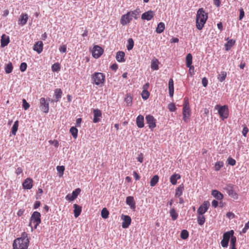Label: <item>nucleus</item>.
<instances>
[{
	"label": "nucleus",
	"instance_id": "45",
	"mask_svg": "<svg viewBox=\"0 0 249 249\" xmlns=\"http://www.w3.org/2000/svg\"><path fill=\"white\" fill-rule=\"evenodd\" d=\"M141 95L143 99L147 100L150 96V93L147 90H142Z\"/></svg>",
	"mask_w": 249,
	"mask_h": 249
},
{
	"label": "nucleus",
	"instance_id": "15",
	"mask_svg": "<svg viewBox=\"0 0 249 249\" xmlns=\"http://www.w3.org/2000/svg\"><path fill=\"white\" fill-rule=\"evenodd\" d=\"M155 12L153 11L149 10L143 13L141 17L142 20L147 21L150 20L154 16Z\"/></svg>",
	"mask_w": 249,
	"mask_h": 249
},
{
	"label": "nucleus",
	"instance_id": "51",
	"mask_svg": "<svg viewBox=\"0 0 249 249\" xmlns=\"http://www.w3.org/2000/svg\"><path fill=\"white\" fill-rule=\"evenodd\" d=\"M231 242L230 244L231 246H233L236 245V237L234 236L233 235L231 236Z\"/></svg>",
	"mask_w": 249,
	"mask_h": 249
},
{
	"label": "nucleus",
	"instance_id": "3",
	"mask_svg": "<svg viewBox=\"0 0 249 249\" xmlns=\"http://www.w3.org/2000/svg\"><path fill=\"white\" fill-rule=\"evenodd\" d=\"M191 114V110L190 107L188 98H185L184 99L182 108L183 120L185 123H187L190 121Z\"/></svg>",
	"mask_w": 249,
	"mask_h": 249
},
{
	"label": "nucleus",
	"instance_id": "9",
	"mask_svg": "<svg viewBox=\"0 0 249 249\" xmlns=\"http://www.w3.org/2000/svg\"><path fill=\"white\" fill-rule=\"evenodd\" d=\"M132 18L129 12L123 15L120 19V23L123 26H125L128 24L132 20Z\"/></svg>",
	"mask_w": 249,
	"mask_h": 249
},
{
	"label": "nucleus",
	"instance_id": "11",
	"mask_svg": "<svg viewBox=\"0 0 249 249\" xmlns=\"http://www.w3.org/2000/svg\"><path fill=\"white\" fill-rule=\"evenodd\" d=\"M121 220L123 221L122 227L124 229L127 228L131 223V218L129 215L122 214L121 216Z\"/></svg>",
	"mask_w": 249,
	"mask_h": 249
},
{
	"label": "nucleus",
	"instance_id": "10",
	"mask_svg": "<svg viewBox=\"0 0 249 249\" xmlns=\"http://www.w3.org/2000/svg\"><path fill=\"white\" fill-rule=\"evenodd\" d=\"M210 204L208 201H205L198 208L197 211L198 214H203L208 210Z\"/></svg>",
	"mask_w": 249,
	"mask_h": 249
},
{
	"label": "nucleus",
	"instance_id": "54",
	"mask_svg": "<svg viewBox=\"0 0 249 249\" xmlns=\"http://www.w3.org/2000/svg\"><path fill=\"white\" fill-rule=\"evenodd\" d=\"M49 142L51 144H53L54 146L56 148H57L59 146V142L57 140H50L49 141Z\"/></svg>",
	"mask_w": 249,
	"mask_h": 249
},
{
	"label": "nucleus",
	"instance_id": "5",
	"mask_svg": "<svg viewBox=\"0 0 249 249\" xmlns=\"http://www.w3.org/2000/svg\"><path fill=\"white\" fill-rule=\"evenodd\" d=\"M41 214L38 212H34L32 214L31 219L30 222L29 223V226L33 228V224H34V228L36 229L37 226L41 223Z\"/></svg>",
	"mask_w": 249,
	"mask_h": 249
},
{
	"label": "nucleus",
	"instance_id": "17",
	"mask_svg": "<svg viewBox=\"0 0 249 249\" xmlns=\"http://www.w3.org/2000/svg\"><path fill=\"white\" fill-rule=\"evenodd\" d=\"M43 42L41 41H38L34 45L33 50L36 51L38 53H40L43 51Z\"/></svg>",
	"mask_w": 249,
	"mask_h": 249
},
{
	"label": "nucleus",
	"instance_id": "37",
	"mask_svg": "<svg viewBox=\"0 0 249 249\" xmlns=\"http://www.w3.org/2000/svg\"><path fill=\"white\" fill-rule=\"evenodd\" d=\"M170 215L172 217V220H176L178 217V214L176 212L174 208H172L170 210Z\"/></svg>",
	"mask_w": 249,
	"mask_h": 249
},
{
	"label": "nucleus",
	"instance_id": "23",
	"mask_svg": "<svg viewBox=\"0 0 249 249\" xmlns=\"http://www.w3.org/2000/svg\"><path fill=\"white\" fill-rule=\"evenodd\" d=\"M212 195L217 200H221L223 198V194L216 190L212 191Z\"/></svg>",
	"mask_w": 249,
	"mask_h": 249
},
{
	"label": "nucleus",
	"instance_id": "2",
	"mask_svg": "<svg viewBox=\"0 0 249 249\" xmlns=\"http://www.w3.org/2000/svg\"><path fill=\"white\" fill-rule=\"evenodd\" d=\"M208 19V14L203 8H199L196 16V26L198 30H201L203 28Z\"/></svg>",
	"mask_w": 249,
	"mask_h": 249
},
{
	"label": "nucleus",
	"instance_id": "47",
	"mask_svg": "<svg viewBox=\"0 0 249 249\" xmlns=\"http://www.w3.org/2000/svg\"><path fill=\"white\" fill-rule=\"evenodd\" d=\"M60 67L58 63H56L53 64L52 66V70L53 71H58L60 70Z\"/></svg>",
	"mask_w": 249,
	"mask_h": 249
},
{
	"label": "nucleus",
	"instance_id": "60",
	"mask_svg": "<svg viewBox=\"0 0 249 249\" xmlns=\"http://www.w3.org/2000/svg\"><path fill=\"white\" fill-rule=\"evenodd\" d=\"M226 216L227 217H228L229 219H232L235 216L234 214L231 212H228L226 214Z\"/></svg>",
	"mask_w": 249,
	"mask_h": 249
},
{
	"label": "nucleus",
	"instance_id": "6",
	"mask_svg": "<svg viewBox=\"0 0 249 249\" xmlns=\"http://www.w3.org/2000/svg\"><path fill=\"white\" fill-rule=\"evenodd\" d=\"M215 109L218 110V114L222 120L227 119L229 116V109L227 106H221L217 105L215 106Z\"/></svg>",
	"mask_w": 249,
	"mask_h": 249
},
{
	"label": "nucleus",
	"instance_id": "42",
	"mask_svg": "<svg viewBox=\"0 0 249 249\" xmlns=\"http://www.w3.org/2000/svg\"><path fill=\"white\" fill-rule=\"evenodd\" d=\"M101 214L103 218L106 219L108 217L109 212L106 208H103L101 211Z\"/></svg>",
	"mask_w": 249,
	"mask_h": 249
},
{
	"label": "nucleus",
	"instance_id": "59",
	"mask_svg": "<svg viewBox=\"0 0 249 249\" xmlns=\"http://www.w3.org/2000/svg\"><path fill=\"white\" fill-rule=\"evenodd\" d=\"M59 51L62 53H65L67 51V46L66 45H61L59 49Z\"/></svg>",
	"mask_w": 249,
	"mask_h": 249
},
{
	"label": "nucleus",
	"instance_id": "28",
	"mask_svg": "<svg viewBox=\"0 0 249 249\" xmlns=\"http://www.w3.org/2000/svg\"><path fill=\"white\" fill-rule=\"evenodd\" d=\"M74 208V216L76 218L78 217L81 213L82 211V207L76 204H74L73 205Z\"/></svg>",
	"mask_w": 249,
	"mask_h": 249
},
{
	"label": "nucleus",
	"instance_id": "61",
	"mask_svg": "<svg viewBox=\"0 0 249 249\" xmlns=\"http://www.w3.org/2000/svg\"><path fill=\"white\" fill-rule=\"evenodd\" d=\"M249 221H248V222L245 224L244 228L242 229V232L246 233V231H247V230L249 229Z\"/></svg>",
	"mask_w": 249,
	"mask_h": 249
},
{
	"label": "nucleus",
	"instance_id": "57",
	"mask_svg": "<svg viewBox=\"0 0 249 249\" xmlns=\"http://www.w3.org/2000/svg\"><path fill=\"white\" fill-rule=\"evenodd\" d=\"M248 132H249L248 128L246 125H244V127H243V130H242V134H243V135L244 137H246L247 136V134L248 133Z\"/></svg>",
	"mask_w": 249,
	"mask_h": 249
},
{
	"label": "nucleus",
	"instance_id": "36",
	"mask_svg": "<svg viewBox=\"0 0 249 249\" xmlns=\"http://www.w3.org/2000/svg\"><path fill=\"white\" fill-rule=\"evenodd\" d=\"M159 179V178L158 175H155L153 176V177L151 179L150 182V186L152 187L155 186L158 182Z\"/></svg>",
	"mask_w": 249,
	"mask_h": 249
},
{
	"label": "nucleus",
	"instance_id": "20",
	"mask_svg": "<svg viewBox=\"0 0 249 249\" xmlns=\"http://www.w3.org/2000/svg\"><path fill=\"white\" fill-rule=\"evenodd\" d=\"M33 179L31 178H27L23 182L22 186L24 189H30L33 187Z\"/></svg>",
	"mask_w": 249,
	"mask_h": 249
},
{
	"label": "nucleus",
	"instance_id": "40",
	"mask_svg": "<svg viewBox=\"0 0 249 249\" xmlns=\"http://www.w3.org/2000/svg\"><path fill=\"white\" fill-rule=\"evenodd\" d=\"M13 67L12 63L9 62L6 65L5 68V71L6 73L8 74L11 73L13 71Z\"/></svg>",
	"mask_w": 249,
	"mask_h": 249
},
{
	"label": "nucleus",
	"instance_id": "12",
	"mask_svg": "<svg viewBox=\"0 0 249 249\" xmlns=\"http://www.w3.org/2000/svg\"><path fill=\"white\" fill-rule=\"evenodd\" d=\"M40 107L42 111L47 113L49 110V104L46 102V99L44 97L40 99Z\"/></svg>",
	"mask_w": 249,
	"mask_h": 249
},
{
	"label": "nucleus",
	"instance_id": "35",
	"mask_svg": "<svg viewBox=\"0 0 249 249\" xmlns=\"http://www.w3.org/2000/svg\"><path fill=\"white\" fill-rule=\"evenodd\" d=\"M235 43V41L233 39H230L228 41L227 43L225 44V46L226 51H229L231 49V47L233 46Z\"/></svg>",
	"mask_w": 249,
	"mask_h": 249
},
{
	"label": "nucleus",
	"instance_id": "63",
	"mask_svg": "<svg viewBox=\"0 0 249 249\" xmlns=\"http://www.w3.org/2000/svg\"><path fill=\"white\" fill-rule=\"evenodd\" d=\"M143 156L142 153H140L137 158V160L141 163L143 162Z\"/></svg>",
	"mask_w": 249,
	"mask_h": 249
},
{
	"label": "nucleus",
	"instance_id": "18",
	"mask_svg": "<svg viewBox=\"0 0 249 249\" xmlns=\"http://www.w3.org/2000/svg\"><path fill=\"white\" fill-rule=\"evenodd\" d=\"M192 55L191 53H188L186 57V65L187 67L189 68V71L192 69L194 70V67L192 66Z\"/></svg>",
	"mask_w": 249,
	"mask_h": 249
},
{
	"label": "nucleus",
	"instance_id": "31",
	"mask_svg": "<svg viewBox=\"0 0 249 249\" xmlns=\"http://www.w3.org/2000/svg\"><path fill=\"white\" fill-rule=\"evenodd\" d=\"M184 190V185L183 184L180 185L176 189L175 196L179 197L182 194L183 191Z\"/></svg>",
	"mask_w": 249,
	"mask_h": 249
},
{
	"label": "nucleus",
	"instance_id": "46",
	"mask_svg": "<svg viewBox=\"0 0 249 249\" xmlns=\"http://www.w3.org/2000/svg\"><path fill=\"white\" fill-rule=\"evenodd\" d=\"M159 62L157 59L155 61H153L151 65V68L154 70H157L159 69Z\"/></svg>",
	"mask_w": 249,
	"mask_h": 249
},
{
	"label": "nucleus",
	"instance_id": "62",
	"mask_svg": "<svg viewBox=\"0 0 249 249\" xmlns=\"http://www.w3.org/2000/svg\"><path fill=\"white\" fill-rule=\"evenodd\" d=\"M202 84L204 87H207L208 85V80L206 78L204 77L202 79Z\"/></svg>",
	"mask_w": 249,
	"mask_h": 249
},
{
	"label": "nucleus",
	"instance_id": "49",
	"mask_svg": "<svg viewBox=\"0 0 249 249\" xmlns=\"http://www.w3.org/2000/svg\"><path fill=\"white\" fill-rule=\"evenodd\" d=\"M128 45L127 46L128 50H131L132 49L134 46V42L132 38H129L128 40Z\"/></svg>",
	"mask_w": 249,
	"mask_h": 249
},
{
	"label": "nucleus",
	"instance_id": "41",
	"mask_svg": "<svg viewBox=\"0 0 249 249\" xmlns=\"http://www.w3.org/2000/svg\"><path fill=\"white\" fill-rule=\"evenodd\" d=\"M227 72L226 71H221L220 74L218 75L217 78L220 82H222L225 80Z\"/></svg>",
	"mask_w": 249,
	"mask_h": 249
},
{
	"label": "nucleus",
	"instance_id": "48",
	"mask_svg": "<svg viewBox=\"0 0 249 249\" xmlns=\"http://www.w3.org/2000/svg\"><path fill=\"white\" fill-rule=\"evenodd\" d=\"M56 169L59 173V177H61L63 175L65 167L64 166H57Z\"/></svg>",
	"mask_w": 249,
	"mask_h": 249
},
{
	"label": "nucleus",
	"instance_id": "22",
	"mask_svg": "<svg viewBox=\"0 0 249 249\" xmlns=\"http://www.w3.org/2000/svg\"><path fill=\"white\" fill-rule=\"evenodd\" d=\"M136 124L139 128H142L144 125V117L139 115L136 118Z\"/></svg>",
	"mask_w": 249,
	"mask_h": 249
},
{
	"label": "nucleus",
	"instance_id": "29",
	"mask_svg": "<svg viewBox=\"0 0 249 249\" xmlns=\"http://www.w3.org/2000/svg\"><path fill=\"white\" fill-rule=\"evenodd\" d=\"M126 203L130 206L131 208H135V203L133 196H127L126 199Z\"/></svg>",
	"mask_w": 249,
	"mask_h": 249
},
{
	"label": "nucleus",
	"instance_id": "21",
	"mask_svg": "<svg viewBox=\"0 0 249 249\" xmlns=\"http://www.w3.org/2000/svg\"><path fill=\"white\" fill-rule=\"evenodd\" d=\"M10 42V38L8 36L5 34L2 35L0 40V46L1 47H4L7 46Z\"/></svg>",
	"mask_w": 249,
	"mask_h": 249
},
{
	"label": "nucleus",
	"instance_id": "25",
	"mask_svg": "<svg viewBox=\"0 0 249 249\" xmlns=\"http://www.w3.org/2000/svg\"><path fill=\"white\" fill-rule=\"evenodd\" d=\"M168 89H169V92L170 97H172L174 95V81L171 78L169 79L168 83Z\"/></svg>",
	"mask_w": 249,
	"mask_h": 249
},
{
	"label": "nucleus",
	"instance_id": "50",
	"mask_svg": "<svg viewBox=\"0 0 249 249\" xmlns=\"http://www.w3.org/2000/svg\"><path fill=\"white\" fill-rule=\"evenodd\" d=\"M168 108L170 111H175L177 109L176 106L174 103H170L168 106Z\"/></svg>",
	"mask_w": 249,
	"mask_h": 249
},
{
	"label": "nucleus",
	"instance_id": "30",
	"mask_svg": "<svg viewBox=\"0 0 249 249\" xmlns=\"http://www.w3.org/2000/svg\"><path fill=\"white\" fill-rule=\"evenodd\" d=\"M228 195L234 199H237L238 198V194L235 193L232 187H230L228 190Z\"/></svg>",
	"mask_w": 249,
	"mask_h": 249
},
{
	"label": "nucleus",
	"instance_id": "7",
	"mask_svg": "<svg viewBox=\"0 0 249 249\" xmlns=\"http://www.w3.org/2000/svg\"><path fill=\"white\" fill-rule=\"evenodd\" d=\"M234 231L231 230L225 232L223 235V239L221 241V244L222 247L226 248L228 246L229 242L231 238V236L234 234Z\"/></svg>",
	"mask_w": 249,
	"mask_h": 249
},
{
	"label": "nucleus",
	"instance_id": "38",
	"mask_svg": "<svg viewBox=\"0 0 249 249\" xmlns=\"http://www.w3.org/2000/svg\"><path fill=\"white\" fill-rule=\"evenodd\" d=\"M18 121H16V122H15V123L12 126V128L11 132L13 135H16L17 131L18 129Z\"/></svg>",
	"mask_w": 249,
	"mask_h": 249
},
{
	"label": "nucleus",
	"instance_id": "13",
	"mask_svg": "<svg viewBox=\"0 0 249 249\" xmlns=\"http://www.w3.org/2000/svg\"><path fill=\"white\" fill-rule=\"evenodd\" d=\"M103 53V49L99 46H95L93 47L92 54V56L96 58H99Z\"/></svg>",
	"mask_w": 249,
	"mask_h": 249
},
{
	"label": "nucleus",
	"instance_id": "56",
	"mask_svg": "<svg viewBox=\"0 0 249 249\" xmlns=\"http://www.w3.org/2000/svg\"><path fill=\"white\" fill-rule=\"evenodd\" d=\"M125 101L127 106H130L132 104V99L130 96H127L125 98Z\"/></svg>",
	"mask_w": 249,
	"mask_h": 249
},
{
	"label": "nucleus",
	"instance_id": "34",
	"mask_svg": "<svg viewBox=\"0 0 249 249\" xmlns=\"http://www.w3.org/2000/svg\"><path fill=\"white\" fill-rule=\"evenodd\" d=\"M197 221L198 224L199 225L202 226L205 222V217L203 215V214H198Z\"/></svg>",
	"mask_w": 249,
	"mask_h": 249
},
{
	"label": "nucleus",
	"instance_id": "64",
	"mask_svg": "<svg viewBox=\"0 0 249 249\" xmlns=\"http://www.w3.org/2000/svg\"><path fill=\"white\" fill-rule=\"evenodd\" d=\"M22 169L21 167H18L16 171V173L17 175H19L22 173Z\"/></svg>",
	"mask_w": 249,
	"mask_h": 249
},
{
	"label": "nucleus",
	"instance_id": "24",
	"mask_svg": "<svg viewBox=\"0 0 249 249\" xmlns=\"http://www.w3.org/2000/svg\"><path fill=\"white\" fill-rule=\"evenodd\" d=\"M181 176L178 174H174L172 175L170 178V181L172 185H176L177 184V180L180 179Z\"/></svg>",
	"mask_w": 249,
	"mask_h": 249
},
{
	"label": "nucleus",
	"instance_id": "32",
	"mask_svg": "<svg viewBox=\"0 0 249 249\" xmlns=\"http://www.w3.org/2000/svg\"><path fill=\"white\" fill-rule=\"evenodd\" d=\"M62 91L60 89H56L54 90V96L56 98L55 101L57 102L61 98Z\"/></svg>",
	"mask_w": 249,
	"mask_h": 249
},
{
	"label": "nucleus",
	"instance_id": "39",
	"mask_svg": "<svg viewBox=\"0 0 249 249\" xmlns=\"http://www.w3.org/2000/svg\"><path fill=\"white\" fill-rule=\"evenodd\" d=\"M70 132L73 136V138L76 139L77 137L78 129L72 126L70 130Z\"/></svg>",
	"mask_w": 249,
	"mask_h": 249
},
{
	"label": "nucleus",
	"instance_id": "33",
	"mask_svg": "<svg viewBox=\"0 0 249 249\" xmlns=\"http://www.w3.org/2000/svg\"><path fill=\"white\" fill-rule=\"evenodd\" d=\"M165 29V24L163 22H160L156 28V32L159 34L162 33Z\"/></svg>",
	"mask_w": 249,
	"mask_h": 249
},
{
	"label": "nucleus",
	"instance_id": "8",
	"mask_svg": "<svg viewBox=\"0 0 249 249\" xmlns=\"http://www.w3.org/2000/svg\"><path fill=\"white\" fill-rule=\"evenodd\" d=\"M146 124H148L149 128L151 130H153L156 126V120L151 115H147L145 117Z\"/></svg>",
	"mask_w": 249,
	"mask_h": 249
},
{
	"label": "nucleus",
	"instance_id": "1",
	"mask_svg": "<svg viewBox=\"0 0 249 249\" xmlns=\"http://www.w3.org/2000/svg\"><path fill=\"white\" fill-rule=\"evenodd\" d=\"M29 244L28 234L23 232L21 237L17 238L13 244V249H27Z\"/></svg>",
	"mask_w": 249,
	"mask_h": 249
},
{
	"label": "nucleus",
	"instance_id": "4",
	"mask_svg": "<svg viewBox=\"0 0 249 249\" xmlns=\"http://www.w3.org/2000/svg\"><path fill=\"white\" fill-rule=\"evenodd\" d=\"M94 84L102 87L105 82V75L102 72H95L91 76Z\"/></svg>",
	"mask_w": 249,
	"mask_h": 249
},
{
	"label": "nucleus",
	"instance_id": "14",
	"mask_svg": "<svg viewBox=\"0 0 249 249\" xmlns=\"http://www.w3.org/2000/svg\"><path fill=\"white\" fill-rule=\"evenodd\" d=\"M81 192V189L80 188L76 189L74 191L72 192L71 195L68 194L66 196V199L69 201H72L75 199L79 194Z\"/></svg>",
	"mask_w": 249,
	"mask_h": 249
},
{
	"label": "nucleus",
	"instance_id": "44",
	"mask_svg": "<svg viewBox=\"0 0 249 249\" xmlns=\"http://www.w3.org/2000/svg\"><path fill=\"white\" fill-rule=\"evenodd\" d=\"M224 165L223 161H219L216 162L214 165V169L216 171H219Z\"/></svg>",
	"mask_w": 249,
	"mask_h": 249
},
{
	"label": "nucleus",
	"instance_id": "16",
	"mask_svg": "<svg viewBox=\"0 0 249 249\" xmlns=\"http://www.w3.org/2000/svg\"><path fill=\"white\" fill-rule=\"evenodd\" d=\"M94 118L93 119V122L94 123H98L101 120V117H102V112L98 109H95L93 110Z\"/></svg>",
	"mask_w": 249,
	"mask_h": 249
},
{
	"label": "nucleus",
	"instance_id": "43",
	"mask_svg": "<svg viewBox=\"0 0 249 249\" xmlns=\"http://www.w3.org/2000/svg\"><path fill=\"white\" fill-rule=\"evenodd\" d=\"M189 236V232L186 230H183L181 231L180 237L182 239H186Z\"/></svg>",
	"mask_w": 249,
	"mask_h": 249
},
{
	"label": "nucleus",
	"instance_id": "27",
	"mask_svg": "<svg viewBox=\"0 0 249 249\" xmlns=\"http://www.w3.org/2000/svg\"><path fill=\"white\" fill-rule=\"evenodd\" d=\"M125 55V53L124 52L122 51H119L117 53L116 58L117 61L119 62H124L125 61V59L124 58Z\"/></svg>",
	"mask_w": 249,
	"mask_h": 249
},
{
	"label": "nucleus",
	"instance_id": "19",
	"mask_svg": "<svg viewBox=\"0 0 249 249\" xmlns=\"http://www.w3.org/2000/svg\"><path fill=\"white\" fill-rule=\"evenodd\" d=\"M28 19V15L26 13H22L18 19V23L22 26L25 25Z\"/></svg>",
	"mask_w": 249,
	"mask_h": 249
},
{
	"label": "nucleus",
	"instance_id": "58",
	"mask_svg": "<svg viewBox=\"0 0 249 249\" xmlns=\"http://www.w3.org/2000/svg\"><path fill=\"white\" fill-rule=\"evenodd\" d=\"M240 11V15L239 17V19L241 20L244 18L245 16V12L244 10L242 8H241L239 10Z\"/></svg>",
	"mask_w": 249,
	"mask_h": 249
},
{
	"label": "nucleus",
	"instance_id": "26",
	"mask_svg": "<svg viewBox=\"0 0 249 249\" xmlns=\"http://www.w3.org/2000/svg\"><path fill=\"white\" fill-rule=\"evenodd\" d=\"M128 12L130 14L132 18H134L135 19H137L138 18L139 15L141 13V11L140 8H137L135 10L130 11Z\"/></svg>",
	"mask_w": 249,
	"mask_h": 249
},
{
	"label": "nucleus",
	"instance_id": "55",
	"mask_svg": "<svg viewBox=\"0 0 249 249\" xmlns=\"http://www.w3.org/2000/svg\"><path fill=\"white\" fill-rule=\"evenodd\" d=\"M228 163L231 166H234L236 163L235 160L231 157L228 159Z\"/></svg>",
	"mask_w": 249,
	"mask_h": 249
},
{
	"label": "nucleus",
	"instance_id": "52",
	"mask_svg": "<svg viewBox=\"0 0 249 249\" xmlns=\"http://www.w3.org/2000/svg\"><path fill=\"white\" fill-rule=\"evenodd\" d=\"M27 65L26 63H25V62L21 63L20 65V68H19L20 71L22 72L25 71L27 69Z\"/></svg>",
	"mask_w": 249,
	"mask_h": 249
},
{
	"label": "nucleus",
	"instance_id": "53",
	"mask_svg": "<svg viewBox=\"0 0 249 249\" xmlns=\"http://www.w3.org/2000/svg\"><path fill=\"white\" fill-rule=\"evenodd\" d=\"M22 106L25 110H27L30 107L29 104L24 99L22 100Z\"/></svg>",
	"mask_w": 249,
	"mask_h": 249
}]
</instances>
